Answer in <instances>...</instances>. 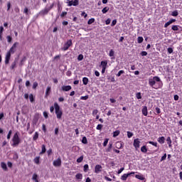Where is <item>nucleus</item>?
<instances>
[{
  "mask_svg": "<svg viewBox=\"0 0 182 182\" xmlns=\"http://www.w3.org/2000/svg\"><path fill=\"white\" fill-rule=\"evenodd\" d=\"M149 85L154 89H161L163 87V82L158 76H154L153 79H149Z\"/></svg>",
  "mask_w": 182,
  "mask_h": 182,
  "instance_id": "1",
  "label": "nucleus"
},
{
  "mask_svg": "<svg viewBox=\"0 0 182 182\" xmlns=\"http://www.w3.org/2000/svg\"><path fill=\"white\" fill-rule=\"evenodd\" d=\"M19 45L18 42L14 43L9 50L7 52L5 57V65H9V60H11V55H14L17 50L18 46Z\"/></svg>",
  "mask_w": 182,
  "mask_h": 182,
  "instance_id": "2",
  "label": "nucleus"
},
{
  "mask_svg": "<svg viewBox=\"0 0 182 182\" xmlns=\"http://www.w3.org/2000/svg\"><path fill=\"white\" fill-rule=\"evenodd\" d=\"M12 147H18L21 144V138H19V132H17L14 134L12 138Z\"/></svg>",
  "mask_w": 182,
  "mask_h": 182,
  "instance_id": "3",
  "label": "nucleus"
},
{
  "mask_svg": "<svg viewBox=\"0 0 182 182\" xmlns=\"http://www.w3.org/2000/svg\"><path fill=\"white\" fill-rule=\"evenodd\" d=\"M54 107L55 110V114L57 116V119H62V110H60V107L58 104V102L54 103Z\"/></svg>",
  "mask_w": 182,
  "mask_h": 182,
  "instance_id": "4",
  "label": "nucleus"
},
{
  "mask_svg": "<svg viewBox=\"0 0 182 182\" xmlns=\"http://www.w3.org/2000/svg\"><path fill=\"white\" fill-rule=\"evenodd\" d=\"M54 4L53 3L49 7L46 6L44 9L41 10L39 12V15L41 16H45V15H48L49 14L50 11L53 9Z\"/></svg>",
  "mask_w": 182,
  "mask_h": 182,
  "instance_id": "5",
  "label": "nucleus"
},
{
  "mask_svg": "<svg viewBox=\"0 0 182 182\" xmlns=\"http://www.w3.org/2000/svg\"><path fill=\"white\" fill-rule=\"evenodd\" d=\"M133 146L136 150H137V149H140V139H139V138L134 140Z\"/></svg>",
  "mask_w": 182,
  "mask_h": 182,
  "instance_id": "6",
  "label": "nucleus"
},
{
  "mask_svg": "<svg viewBox=\"0 0 182 182\" xmlns=\"http://www.w3.org/2000/svg\"><path fill=\"white\" fill-rule=\"evenodd\" d=\"M53 164L54 167H60V166H62V161L60 160V158H58V159L55 160L53 162Z\"/></svg>",
  "mask_w": 182,
  "mask_h": 182,
  "instance_id": "7",
  "label": "nucleus"
},
{
  "mask_svg": "<svg viewBox=\"0 0 182 182\" xmlns=\"http://www.w3.org/2000/svg\"><path fill=\"white\" fill-rule=\"evenodd\" d=\"M132 174H134V172H131V173H124L123 174L122 176H121V180L122 181H126V180H127V178L129 176H132Z\"/></svg>",
  "mask_w": 182,
  "mask_h": 182,
  "instance_id": "8",
  "label": "nucleus"
},
{
  "mask_svg": "<svg viewBox=\"0 0 182 182\" xmlns=\"http://www.w3.org/2000/svg\"><path fill=\"white\" fill-rule=\"evenodd\" d=\"M79 5V0L69 1V6H77Z\"/></svg>",
  "mask_w": 182,
  "mask_h": 182,
  "instance_id": "9",
  "label": "nucleus"
},
{
  "mask_svg": "<svg viewBox=\"0 0 182 182\" xmlns=\"http://www.w3.org/2000/svg\"><path fill=\"white\" fill-rule=\"evenodd\" d=\"M141 113L144 116H147V114H149V112L147 111V106H144L142 107Z\"/></svg>",
  "mask_w": 182,
  "mask_h": 182,
  "instance_id": "10",
  "label": "nucleus"
},
{
  "mask_svg": "<svg viewBox=\"0 0 182 182\" xmlns=\"http://www.w3.org/2000/svg\"><path fill=\"white\" fill-rule=\"evenodd\" d=\"M166 141L169 149H171L173 147V145L171 144V143H173V141H171V137L168 136L166 138Z\"/></svg>",
  "mask_w": 182,
  "mask_h": 182,
  "instance_id": "11",
  "label": "nucleus"
},
{
  "mask_svg": "<svg viewBox=\"0 0 182 182\" xmlns=\"http://www.w3.org/2000/svg\"><path fill=\"white\" fill-rule=\"evenodd\" d=\"M158 143L160 144H164V141H166V138L164 136H160L157 139Z\"/></svg>",
  "mask_w": 182,
  "mask_h": 182,
  "instance_id": "12",
  "label": "nucleus"
},
{
  "mask_svg": "<svg viewBox=\"0 0 182 182\" xmlns=\"http://www.w3.org/2000/svg\"><path fill=\"white\" fill-rule=\"evenodd\" d=\"M100 66L102 68L107 69V60L101 61Z\"/></svg>",
  "mask_w": 182,
  "mask_h": 182,
  "instance_id": "13",
  "label": "nucleus"
},
{
  "mask_svg": "<svg viewBox=\"0 0 182 182\" xmlns=\"http://www.w3.org/2000/svg\"><path fill=\"white\" fill-rule=\"evenodd\" d=\"M95 173H100L102 171V166L101 165H96L95 168Z\"/></svg>",
  "mask_w": 182,
  "mask_h": 182,
  "instance_id": "14",
  "label": "nucleus"
},
{
  "mask_svg": "<svg viewBox=\"0 0 182 182\" xmlns=\"http://www.w3.org/2000/svg\"><path fill=\"white\" fill-rule=\"evenodd\" d=\"M112 148H113V143L109 142L108 145V148L106 149L107 153H110V151H112Z\"/></svg>",
  "mask_w": 182,
  "mask_h": 182,
  "instance_id": "15",
  "label": "nucleus"
},
{
  "mask_svg": "<svg viewBox=\"0 0 182 182\" xmlns=\"http://www.w3.org/2000/svg\"><path fill=\"white\" fill-rule=\"evenodd\" d=\"M50 90H51L50 86H48L46 90V97H48V96L50 95Z\"/></svg>",
  "mask_w": 182,
  "mask_h": 182,
  "instance_id": "16",
  "label": "nucleus"
},
{
  "mask_svg": "<svg viewBox=\"0 0 182 182\" xmlns=\"http://www.w3.org/2000/svg\"><path fill=\"white\" fill-rule=\"evenodd\" d=\"M46 153V146L45 144H43L41 146V151L40 152V154H45Z\"/></svg>",
  "mask_w": 182,
  "mask_h": 182,
  "instance_id": "17",
  "label": "nucleus"
},
{
  "mask_svg": "<svg viewBox=\"0 0 182 182\" xmlns=\"http://www.w3.org/2000/svg\"><path fill=\"white\" fill-rule=\"evenodd\" d=\"M39 139V133L38 132H36L33 136V141H36Z\"/></svg>",
  "mask_w": 182,
  "mask_h": 182,
  "instance_id": "18",
  "label": "nucleus"
},
{
  "mask_svg": "<svg viewBox=\"0 0 182 182\" xmlns=\"http://www.w3.org/2000/svg\"><path fill=\"white\" fill-rule=\"evenodd\" d=\"M1 168H3V170H4V171H8V167L6 166V164H5V162H1Z\"/></svg>",
  "mask_w": 182,
  "mask_h": 182,
  "instance_id": "19",
  "label": "nucleus"
},
{
  "mask_svg": "<svg viewBox=\"0 0 182 182\" xmlns=\"http://www.w3.org/2000/svg\"><path fill=\"white\" fill-rule=\"evenodd\" d=\"M62 50H68L69 49V41L66 42V43L64 45L63 48H61Z\"/></svg>",
  "mask_w": 182,
  "mask_h": 182,
  "instance_id": "20",
  "label": "nucleus"
},
{
  "mask_svg": "<svg viewBox=\"0 0 182 182\" xmlns=\"http://www.w3.org/2000/svg\"><path fill=\"white\" fill-rule=\"evenodd\" d=\"M116 148L119 149H123V144L120 141H118L116 143Z\"/></svg>",
  "mask_w": 182,
  "mask_h": 182,
  "instance_id": "21",
  "label": "nucleus"
},
{
  "mask_svg": "<svg viewBox=\"0 0 182 182\" xmlns=\"http://www.w3.org/2000/svg\"><path fill=\"white\" fill-rule=\"evenodd\" d=\"M15 68H16V60H14L12 63L10 67V69L11 70H14L15 69Z\"/></svg>",
  "mask_w": 182,
  "mask_h": 182,
  "instance_id": "22",
  "label": "nucleus"
},
{
  "mask_svg": "<svg viewBox=\"0 0 182 182\" xmlns=\"http://www.w3.org/2000/svg\"><path fill=\"white\" fill-rule=\"evenodd\" d=\"M75 178L76 180H82L83 178V176L82 175V173H77L75 175Z\"/></svg>",
  "mask_w": 182,
  "mask_h": 182,
  "instance_id": "23",
  "label": "nucleus"
},
{
  "mask_svg": "<svg viewBox=\"0 0 182 182\" xmlns=\"http://www.w3.org/2000/svg\"><path fill=\"white\" fill-rule=\"evenodd\" d=\"M178 28H181V26H178V25H173L171 27L172 31H178Z\"/></svg>",
  "mask_w": 182,
  "mask_h": 182,
  "instance_id": "24",
  "label": "nucleus"
},
{
  "mask_svg": "<svg viewBox=\"0 0 182 182\" xmlns=\"http://www.w3.org/2000/svg\"><path fill=\"white\" fill-rule=\"evenodd\" d=\"M141 153H147V146L145 145L141 147Z\"/></svg>",
  "mask_w": 182,
  "mask_h": 182,
  "instance_id": "25",
  "label": "nucleus"
},
{
  "mask_svg": "<svg viewBox=\"0 0 182 182\" xmlns=\"http://www.w3.org/2000/svg\"><path fill=\"white\" fill-rule=\"evenodd\" d=\"M83 85H87L89 83V78L85 77L82 78Z\"/></svg>",
  "mask_w": 182,
  "mask_h": 182,
  "instance_id": "26",
  "label": "nucleus"
},
{
  "mask_svg": "<svg viewBox=\"0 0 182 182\" xmlns=\"http://www.w3.org/2000/svg\"><path fill=\"white\" fill-rule=\"evenodd\" d=\"M29 100L31 103H33V102H35V97H33V94L29 95Z\"/></svg>",
  "mask_w": 182,
  "mask_h": 182,
  "instance_id": "27",
  "label": "nucleus"
},
{
  "mask_svg": "<svg viewBox=\"0 0 182 182\" xmlns=\"http://www.w3.org/2000/svg\"><path fill=\"white\" fill-rule=\"evenodd\" d=\"M40 159H41V156H36V157L33 159L34 163H35L36 164H39V163H40V161H39Z\"/></svg>",
  "mask_w": 182,
  "mask_h": 182,
  "instance_id": "28",
  "label": "nucleus"
},
{
  "mask_svg": "<svg viewBox=\"0 0 182 182\" xmlns=\"http://www.w3.org/2000/svg\"><path fill=\"white\" fill-rule=\"evenodd\" d=\"M109 8L108 6L105 7L102 10V14H107V12H109Z\"/></svg>",
  "mask_w": 182,
  "mask_h": 182,
  "instance_id": "29",
  "label": "nucleus"
},
{
  "mask_svg": "<svg viewBox=\"0 0 182 182\" xmlns=\"http://www.w3.org/2000/svg\"><path fill=\"white\" fill-rule=\"evenodd\" d=\"M62 90H63V92H69V85L63 86V87H62Z\"/></svg>",
  "mask_w": 182,
  "mask_h": 182,
  "instance_id": "30",
  "label": "nucleus"
},
{
  "mask_svg": "<svg viewBox=\"0 0 182 182\" xmlns=\"http://www.w3.org/2000/svg\"><path fill=\"white\" fill-rule=\"evenodd\" d=\"M136 178H138V180H144V176L143 175H135Z\"/></svg>",
  "mask_w": 182,
  "mask_h": 182,
  "instance_id": "31",
  "label": "nucleus"
},
{
  "mask_svg": "<svg viewBox=\"0 0 182 182\" xmlns=\"http://www.w3.org/2000/svg\"><path fill=\"white\" fill-rule=\"evenodd\" d=\"M120 134V131L117 130L113 132V137H117Z\"/></svg>",
  "mask_w": 182,
  "mask_h": 182,
  "instance_id": "32",
  "label": "nucleus"
},
{
  "mask_svg": "<svg viewBox=\"0 0 182 182\" xmlns=\"http://www.w3.org/2000/svg\"><path fill=\"white\" fill-rule=\"evenodd\" d=\"M123 73H124V70H121L118 72V73L116 75V76L117 77H120V76H122V75H123Z\"/></svg>",
  "mask_w": 182,
  "mask_h": 182,
  "instance_id": "33",
  "label": "nucleus"
},
{
  "mask_svg": "<svg viewBox=\"0 0 182 182\" xmlns=\"http://www.w3.org/2000/svg\"><path fill=\"white\" fill-rule=\"evenodd\" d=\"M92 23H95V18H92L88 20L87 24L88 25H92Z\"/></svg>",
  "mask_w": 182,
  "mask_h": 182,
  "instance_id": "34",
  "label": "nucleus"
},
{
  "mask_svg": "<svg viewBox=\"0 0 182 182\" xmlns=\"http://www.w3.org/2000/svg\"><path fill=\"white\" fill-rule=\"evenodd\" d=\"M143 41H144V39L143 38V37L141 36H139L137 38V42L139 43H143Z\"/></svg>",
  "mask_w": 182,
  "mask_h": 182,
  "instance_id": "35",
  "label": "nucleus"
},
{
  "mask_svg": "<svg viewBox=\"0 0 182 182\" xmlns=\"http://www.w3.org/2000/svg\"><path fill=\"white\" fill-rule=\"evenodd\" d=\"M82 143L83 144H87V138L86 136H83L82 139Z\"/></svg>",
  "mask_w": 182,
  "mask_h": 182,
  "instance_id": "36",
  "label": "nucleus"
},
{
  "mask_svg": "<svg viewBox=\"0 0 182 182\" xmlns=\"http://www.w3.org/2000/svg\"><path fill=\"white\" fill-rule=\"evenodd\" d=\"M149 144H151L152 146H154V147H158V144H157V142H154V141H149Z\"/></svg>",
  "mask_w": 182,
  "mask_h": 182,
  "instance_id": "37",
  "label": "nucleus"
},
{
  "mask_svg": "<svg viewBox=\"0 0 182 182\" xmlns=\"http://www.w3.org/2000/svg\"><path fill=\"white\" fill-rule=\"evenodd\" d=\"M171 16H178V11L177 10L173 11L171 13Z\"/></svg>",
  "mask_w": 182,
  "mask_h": 182,
  "instance_id": "38",
  "label": "nucleus"
},
{
  "mask_svg": "<svg viewBox=\"0 0 182 182\" xmlns=\"http://www.w3.org/2000/svg\"><path fill=\"white\" fill-rule=\"evenodd\" d=\"M87 99H89V95L80 97V100H87Z\"/></svg>",
  "mask_w": 182,
  "mask_h": 182,
  "instance_id": "39",
  "label": "nucleus"
},
{
  "mask_svg": "<svg viewBox=\"0 0 182 182\" xmlns=\"http://www.w3.org/2000/svg\"><path fill=\"white\" fill-rule=\"evenodd\" d=\"M6 39H7V42H9V43H11V42H12V37L11 36H7Z\"/></svg>",
  "mask_w": 182,
  "mask_h": 182,
  "instance_id": "40",
  "label": "nucleus"
},
{
  "mask_svg": "<svg viewBox=\"0 0 182 182\" xmlns=\"http://www.w3.org/2000/svg\"><path fill=\"white\" fill-rule=\"evenodd\" d=\"M23 14H25V15H28L29 14V9L26 7L24 9H23Z\"/></svg>",
  "mask_w": 182,
  "mask_h": 182,
  "instance_id": "41",
  "label": "nucleus"
},
{
  "mask_svg": "<svg viewBox=\"0 0 182 182\" xmlns=\"http://www.w3.org/2000/svg\"><path fill=\"white\" fill-rule=\"evenodd\" d=\"M83 161V156H81L77 159V163H82Z\"/></svg>",
  "mask_w": 182,
  "mask_h": 182,
  "instance_id": "42",
  "label": "nucleus"
},
{
  "mask_svg": "<svg viewBox=\"0 0 182 182\" xmlns=\"http://www.w3.org/2000/svg\"><path fill=\"white\" fill-rule=\"evenodd\" d=\"M109 56H110V58L114 56V50H110L109 53Z\"/></svg>",
  "mask_w": 182,
  "mask_h": 182,
  "instance_id": "43",
  "label": "nucleus"
},
{
  "mask_svg": "<svg viewBox=\"0 0 182 182\" xmlns=\"http://www.w3.org/2000/svg\"><path fill=\"white\" fill-rule=\"evenodd\" d=\"M107 143H109V139H105L103 143V146L106 147V146H107Z\"/></svg>",
  "mask_w": 182,
  "mask_h": 182,
  "instance_id": "44",
  "label": "nucleus"
},
{
  "mask_svg": "<svg viewBox=\"0 0 182 182\" xmlns=\"http://www.w3.org/2000/svg\"><path fill=\"white\" fill-rule=\"evenodd\" d=\"M102 128H103V124H99L96 127L97 130H102Z\"/></svg>",
  "mask_w": 182,
  "mask_h": 182,
  "instance_id": "45",
  "label": "nucleus"
},
{
  "mask_svg": "<svg viewBox=\"0 0 182 182\" xmlns=\"http://www.w3.org/2000/svg\"><path fill=\"white\" fill-rule=\"evenodd\" d=\"M127 137L128 139H131V137H133V132H127Z\"/></svg>",
  "mask_w": 182,
  "mask_h": 182,
  "instance_id": "46",
  "label": "nucleus"
},
{
  "mask_svg": "<svg viewBox=\"0 0 182 182\" xmlns=\"http://www.w3.org/2000/svg\"><path fill=\"white\" fill-rule=\"evenodd\" d=\"M167 159V154H164V156L161 158V161H164Z\"/></svg>",
  "mask_w": 182,
  "mask_h": 182,
  "instance_id": "47",
  "label": "nucleus"
},
{
  "mask_svg": "<svg viewBox=\"0 0 182 182\" xmlns=\"http://www.w3.org/2000/svg\"><path fill=\"white\" fill-rule=\"evenodd\" d=\"M157 114H160V113H161V109H160V108L159 107H156L155 109Z\"/></svg>",
  "mask_w": 182,
  "mask_h": 182,
  "instance_id": "48",
  "label": "nucleus"
},
{
  "mask_svg": "<svg viewBox=\"0 0 182 182\" xmlns=\"http://www.w3.org/2000/svg\"><path fill=\"white\" fill-rule=\"evenodd\" d=\"M136 99H141V92H137L136 94Z\"/></svg>",
  "mask_w": 182,
  "mask_h": 182,
  "instance_id": "49",
  "label": "nucleus"
},
{
  "mask_svg": "<svg viewBox=\"0 0 182 182\" xmlns=\"http://www.w3.org/2000/svg\"><path fill=\"white\" fill-rule=\"evenodd\" d=\"M87 170H89V165L88 164L84 165V171L86 173Z\"/></svg>",
  "mask_w": 182,
  "mask_h": 182,
  "instance_id": "50",
  "label": "nucleus"
},
{
  "mask_svg": "<svg viewBox=\"0 0 182 182\" xmlns=\"http://www.w3.org/2000/svg\"><path fill=\"white\" fill-rule=\"evenodd\" d=\"M12 134V130H10L7 134V139L9 140L11 139V136Z\"/></svg>",
  "mask_w": 182,
  "mask_h": 182,
  "instance_id": "51",
  "label": "nucleus"
},
{
  "mask_svg": "<svg viewBox=\"0 0 182 182\" xmlns=\"http://www.w3.org/2000/svg\"><path fill=\"white\" fill-rule=\"evenodd\" d=\"M170 25H171V23L169 21L166 22L165 24H164V28H168V26H170Z\"/></svg>",
  "mask_w": 182,
  "mask_h": 182,
  "instance_id": "52",
  "label": "nucleus"
},
{
  "mask_svg": "<svg viewBox=\"0 0 182 182\" xmlns=\"http://www.w3.org/2000/svg\"><path fill=\"white\" fill-rule=\"evenodd\" d=\"M117 23V20L114 19L112 21L111 26H114Z\"/></svg>",
  "mask_w": 182,
  "mask_h": 182,
  "instance_id": "53",
  "label": "nucleus"
},
{
  "mask_svg": "<svg viewBox=\"0 0 182 182\" xmlns=\"http://www.w3.org/2000/svg\"><path fill=\"white\" fill-rule=\"evenodd\" d=\"M32 180H34V181H35L36 180H38V174L34 173V174L33 175Z\"/></svg>",
  "mask_w": 182,
  "mask_h": 182,
  "instance_id": "54",
  "label": "nucleus"
},
{
  "mask_svg": "<svg viewBox=\"0 0 182 182\" xmlns=\"http://www.w3.org/2000/svg\"><path fill=\"white\" fill-rule=\"evenodd\" d=\"M66 15H68V12L63 11L62 14H60V17L63 18L64 16H66Z\"/></svg>",
  "mask_w": 182,
  "mask_h": 182,
  "instance_id": "55",
  "label": "nucleus"
},
{
  "mask_svg": "<svg viewBox=\"0 0 182 182\" xmlns=\"http://www.w3.org/2000/svg\"><path fill=\"white\" fill-rule=\"evenodd\" d=\"M43 114L45 119H48V117H49L48 112L46 111L43 112Z\"/></svg>",
  "mask_w": 182,
  "mask_h": 182,
  "instance_id": "56",
  "label": "nucleus"
},
{
  "mask_svg": "<svg viewBox=\"0 0 182 182\" xmlns=\"http://www.w3.org/2000/svg\"><path fill=\"white\" fill-rule=\"evenodd\" d=\"M77 60H83V55L82 54L78 55Z\"/></svg>",
  "mask_w": 182,
  "mask_h": 182,
  "instance_id": "57",
  "label": "nucleus"
},
{
  "mask_svg": "<svg viewBox=\"0 0 182 182\" xmlns=\"http://www.w3.org/2000/svg\"><path fill=\"white\" fill-rule=\"evenodd\" d=\"M110 22H112V21L110 20V18H107V19L105 21V24H106V25H110Z\"/></svg>",
  "mask_w": 182,
  "mask_h": 182,
  "instance_id": "58",
  "label": "nucleus"
},
{
  "mask_svg": "<svg viewBox=\"0 0 182 182\" xmlns=\"http://www.w3.org/2000/svg\"><path fill=\"white\" fill-rule=\"evenodd\" d=\"M36 87H38V82H35L33 84V89H36Z\"/></svg>",
  "mask_w": 182,
  "mask_h": 182,
  "instance_id": "59",
  "label": "nucleus"
},
{
  "mask_svg": "<svg viewBox=\"0 0 182 182\" xmlns=\"http://www.w3.org/2000/svg\"><path fill=\"white\" fill-rule=\"evenodd\" d=\"M99 113V111L97 109H94L92 111V116H95V114H97Z\"/></svg>",
  "mask_w": 182,
  "mask_h": 182,
  "instance_id": "60",
  "label": "nucleus"
},
{
  "mask_svg": "<svg viewBox=\"0 0 182 182\" xmlns=\"http://www.w3.org/2000/svg\"><path fill=\"white\" fill-rule=\"evenodd\" d=\"M81 16H84V18H87V14H86V12L83 11L81 14Z\"/></svg>",
  "mask_w": 182,
  "mask_h": 182,
  "instance_id": "61",
  "label": "nucleus"
},
{
  "mask_svg": "<svg viewBox=\"0 0 182 182\" xmlns=\"http://www.w3.org/2000/svg\"><path fill=\"white\" fill-rule=\"evenodd\" d=\"M167 50H168V53H173V48H168V49H167Z\"/></svg>",
  "mask_w": 182,
  "mask_h": 182,
  "instance_id": "62",
  "label": "nucleus"
},
{
  "mask_svg": "<svg viewBox=\"0 0 182 182\" xmlns=\"http://www.w3.org/2000/svg\"><path fill=\"white\" fill-rule=\"evenodd\" d=\"M141 55L142 56H147V53L146 51H142V52H141Z\"/></svg>",
  "mask_w": 182,
  "mask_h": 182,
  "instance_id": "63",
  "label": "nucleus"
},
{
  "mask_svg": "<svg viewBox=\"0 0 182 182\" xmlns=\"http://www.w3.org/2000/svg\"><path fill=\"white\" fill-rule=\"evenodd\" d=\"M11 9V2L7 3V11H9Z\"/></svg>",
  "mask_w": 182,
  "mask_h": 182,
  "instance_id": "64",
  "label": "nucleus"
}]
</instances>
